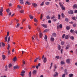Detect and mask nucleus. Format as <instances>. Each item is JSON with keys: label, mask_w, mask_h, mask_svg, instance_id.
Here are the masks:
<instances>
[{"label": "nucleus", "mask_w": 77, "mask_h": 77, "mask_svg": "<svg viewBox=\"0 0 77 77\" xmlns=\"http://www.w3.org/2000/svg\"><path fill=\"white\" fill-rule=\"evenodd\" d=\"M59 4L62 8V10H65V7L63 6V4H62V3L60 2L59 3Z\"/></svg>", "instance_id": "f257e3e1"}, {"label": "nucleus", "mask_w": 77, "mask_h": 77, "mask_svg": "<svg viewBox=\"0 0 77 77\" xmlns=\"http://www.w3.org/2000/svg\"><path fill=\"white\" fill-rule=\"evenodd\" d=\"M3 11V8L2 7L0 10V15H1V16L3 15V13H2Z\"/></svg>", "instance_id": "f03ea898"}, {"label": "nucleus", "mask_w": 77, "mask_h": 77, "mask_svg": "<svg viewBox=\"0 0 77 77\" xmlns=\"http://www.w3.org/2000/svg\"><path fill=\"white\" fill-rule=\"evenodd\" d=\"M58 75V73L57 72H56L55 73H54L53 75L54 77H57Z\"/></svg>", "instance_id": "7ed1b4c3"}, {"label": "nucleus", "mask_w": 77, "mask_h": 77, "mask_svg": "<svg viewBox=\"0 0 77 77\" xmlns=\"http://www.w3.org/2000/svg\"><path fill=\"white\" fill-rule=\"evenodd\" d=\"M74 13V12L73 11H72V10H70L69 11H68V14H73Z\"/></svg>", "instance_id": "20e7f679"}, {"label": "nucleus", "mask_w": 77, "mask_h": 77, "mask_svg": "<svg viewBox=\"0 0 77 77\" xmlns=\"http://www.w3.org/2000/svg\"><path fill=\"white\" fill-rule=\"evenodd\" d=\"M41 26L43 27L44 28H47V26L46 24H42Z\"/></svg>", "instance_id": "39448f33"}, {"label": "nucleus", "mask_w": 77, "mask_h": 77, "mask_svg": "<svg viewBox=\"0 0 77 77\" xmlns=\"http://www.w3.org/2000/svg\"><path fill=\"white\" fill-rule=\"evenodd\" d=\"M70 47V45H67L66 46V50H68L69 49V48Z\"/></svg>", "instance_id": "423d86ee"}, {"label": "nucleus", "mask_w": 77, "mask_h": 77, "mask_svg": "<svg viewBox=\"0 0 77 77\" xmlns=\"http://www.w3.org/2000/svg\"><path fill=\"white\" fill-rule=\"evenodd\" d=\"M51 41H52V42H54V38L53 37H52L51 38Z\"/></svg>", "instance_id": "0eeeda50"}, {"label": "nucleus", "mask_w": 77, "mask_h": 77, "mask_svg": "<svg viewBox=\"0 0 77 77\" xmlns=\"http://www.w3.org/2000/svg\"><path fill=\"white\" fill-rule=\"evenodd\" d=\"M5 42H7V41H8V37H7V35H6V37L5 38Z\"/></svg>", "instance_id": "6e6552de"}, {"label": "nucleus", "mask_w": 77, "mask_h": 77, "mask_svg": "<svg viewBox=\"0 0 77 77\" xmlns=\"http://www.w3.org/2000/svg\"><path fill=\"white\" fill-rule=\"evenodd\" d=\"M46 62H47V58H46V57H45L43 59V62H44V63H45Z\"/></svg>", "instance_id": "1a4fd4ad"}, {"label": "nucleus", "mask_w": 77, "mask_h": 77, "mask_svg": "<svg viewBox=\"0 0 77 77\" xmlns=\"http://www.w3.org/2000/svg\"><path fill=\"white\" fill-rule=\"evenodd\" d=\"M66 62L67 63H69L70 62V59H68L66 60Z\"/></svg>", "instance_id": "9d476101"}, {"label": "nucleus", "mask_w": 77, "mask_h": 77, "mask_svg": "<svg viewBox=\"0 0 77 77\" xmlns=\"http://www.w3.org/2000/svg\"><path fill=\"white\" fill-rule=\"evenodd\" d=\"M32 5L34 7H36V6H37V4L35 3H32Z\"/></svg>", "instance_id": "9b49d317"}, {"label": "nucleus", "mask_w": 77, "mask_h": 77, "mask_svg": "<svg viewBox=\"0 0 77 77\" xmlns=\"http://www.w3.org/2000/svg\"><path fill=\"white\" fill-rule=\"evenodd\" d=\"M36 70H34L32 72L33 74V75H35V74H36Z\"/></svg>", "instance_id": "f8f14e48"}, {"label": "nucleus", "mask_w": 77, "mask_h": 77, "mask_svg": "<svg viewBox=\"0 0 77 77\" xmlns=\"http://www.w3.org/2000/svg\"><path fill=\"white\" fill-rule=\"evenodd\" d=\"M52 36L54 37H56V34L55 32H54L52 34Z\"/></svg>", "instance_id": "ddd939ff"}, {"label": "nucleus", "mask_w": 77, "mask_h": 77, "mask_svg": "<svg viewBox=\"0 0 77 77\" xmlns=\"http://www.w3.org/2000/svg\"><path fill=\"white\" fill-rule=\"evenodd\" d=\"M3 60H5L6 59V56L5 55H3L2 56Z\"/></svg>", "instance_id": "4468645a"}, {"label": "nucleus", "mask_w": 77, "mask_h": 77, "mask_svg": "<svg viewBox=\"0 0 77 77\" xmlns=\"http://www.w3.org/2000/svg\"><path fill=\"white\" fill-rule=\"evenodd\" d=\"M29 17L31 20H32V19H33V16L31 14L29 15Z\"/></svg>", "instance_id": "2eb2a0df"}, {"label": "nucleus", "mask_w": 77, "mask_h": 77, "mask_svg": "<svg viewBox=\"0 0 77 77\" xmlns=\"http://www.w3.org/2000/svg\"><path fill=\"white\" fill-rule=\"evenodd\" d=\"M26 5H30V3L28 1H27L25 3Z\"/></svg>", "instance_id": "dca6fc26"}, {"label": "nucleus", "mask_w": 77, "mask_h": 77, "mask_svg": "<svg viewBox=\"0 0 77 77\" xmlns=\"http://www.w3.org/2000/svg\"><path fill=\"white\" fill-rule=\"evenodd\" d=\"M14 69H18L19 67H18V66H14Z\"/></svg>", "instance_id": "f3484780"}, {"label": "nucleus", "mask_w": 77, "mask_h": 77, "mask_svg": "<svg viewBox=\"0 0 77 77\" xmlns=\"http://www.w3.org/2000/svg\"><path fill=\"white\" fill-rule=\"evenodd\" d=\"M64 38L66 39H68V35H66V36L65 35Z\"/></svg>", "instance_id": "a211bd4d"}, {"label": "nucleus", "mask_w": 77, "mask_h": 77, "mask_svg": "<svg viewBox=\"0 0 77 77\" xmlns=\"http://www.w3.org/2000/svg\"><path fill=\"white\" fill-rule=\"evenodd\" d=\"M13 61L14 62L17 61V57H15L14 58Z\"/></svg>", "instance_id": "6ab92c4d"}, {"label": "nucleus", "mask_w": 77, "mask_h": 77, "mask_svg": "<svg viewBox=\"0 0 77 77\" xmlns=\"http://www.w3.org/2000/svg\"><path fill=\"white\" fill-rule=\"evenodd\" d=\"M31 75H32V73L31 71H30L29 74V77H31Z\"/></svg>", "instance_id": "aec40b11"}, {"label": "nucleus", "mask_w": 77, "mask_h": 77, "mask_svg": "<svg viewBox=\"0 0 77 77\" xmlns=\"http://www.w3.org/2000/svg\"><path fill=\"white\" fill-rule=\"evenodd\" d=\"M61 49V46H60V45H58V50H60Z\"/></svg>", "instance_id": "412c9836"}, {"label": "nucleus", "mask_w": 77, "mask_h": 77, "mask_svg": "<svg viewBox=\"0 0 77 77\" xmlns=\"http://www.w3.org/2000/svg\"><path fill=\"white\" fill-rule=\"evenodd\" d=\"M17 8L19 9H21L22 8V7L20 6V5L17 6Z\"/></svg>", "instance_id": "4be33fe9"}, {"label": "nucleus", "mask_w": 77, "mask_h": 77, "mask_svg": "<svg viewBox=\"0 0 77 77\" xmlns=\"http://www.w3.org/2000/svg\"><path fill=\"white\" fill-rule=\"evenodd\" d=\"M20 4H24V2H23V0H20Z\"/></svg>", "instance_id": "5701e85b"}, {"label": "nucleus", "mask_w": 77, "mask_h": 77, "mask_svg": "<svg viewBox=\"0 0 77 77\" xmlns=\"http://www.w3.org/2000/svg\"><path fill=\"white\" fill-rule=\"evenodd\" d=\"M39 35L40 36V37L41 38L42 36V33L41 32L39 34Z\"/></svg>", "instance_id": "b1692460"}, {"label": "nucleus", "mask_w": 77, "mask_h": 77, "mask_svg": "<svg viewBox=\"0 0 77 77\" xmlns=\"http://www.w3.org/2000/svg\"><path fill=\"white\" fill-rule=\"evenodd\" d=\"M69 77H72L73 76V74H69Z\"/></svg>", "instance_id": "393cba45"}, {"label": "nucleus", "mask_w": 77, "mask_h": 77, "mask_svg": "<svg viewBox=\"0 0 77 77\" xmlns=\"http://www.w3.org/2000/svg\"><path fill=\"white\" fill-rule=\"evenodd\" d=\"M65 63V62L63 61H61L60 62V64L61 65H63Z\"/></svg>", "instance_id": "a878e982"}, {"label": "nucleus", "mask_w": 77, "mask_h": 77, "mask_svg": "<svg viewBox=\"0 0 77 77\" xmlns=\"http://www.w3.org/2000/svg\"><path fill=\"white\" fill-rule=\"evenodd\" d=\"M34 21L35 23H37L38 22V20H37V19H36V18H35L34 19Z\"/></svg>", "instance_id": "bb28decb"}, {"label": "nucleus", "mask_w": 77, "mask_h": 77, "mask_svg": "<svg viewBox=\"0 0 77 77\" xmlns=\"http://www.w3.org/2000/svg\"><path fill=\"white\" fill-rule=\"evenodd\" d=\"M46 18L47 20H49L50 18V17H49V16L48 15L46 16Z\"/></svg>", "instance_id": "cd10ccee"}, {"label": "nucleus", "mask_w": 77, "mask_h": 77, "mask_svg": "<svg viewBox=\"0 0 77 77\" xmlns=\"http://www.w3.org/2000/svg\"><path fill=\"white\" fill-rule=\"evenodd\" d=\"M6 11L8 13H9V12L10 11V10H9V8H8L6 10Z\"/></svg>", "instance_id": "c85d7f7f"}, {"label": "nucleus", "mask_w": 77, "mask_h": 77, "mask_svg": "<svg viewBox=\"0 0 77 77\" xmlns=\"http://www.w3.org/2000/svg\"><path fill=\"white\" fill-rule=\"evenodd\" d=\"M48 31H49V29H45V30L44 31V32H48Z\"/></svg>", "instance_id": "c756f323"}, {"label": "nucleus", "mask_w": 77, "mask_h": 77, "mask_svg": "<svg viewBox=\"0 0 77 77\" xmlns=\"http://www.w3.org/2000/svg\"><path fill=\"white\" fill-rule=\"evenodd\" d=\"M2 47H5V43L2 42Z\"/></svg>", "instance_id": "7c9ffc66"}, {"label": "nucleus", "mask_w": 77, "mask_h": 77, "mask_svg": "<svg viewBox=\"0 0 77 77\" xmlns=\"http://www.w3.org/2000/svg\"><path fill=\"white\" fill-rule=\"evenodd\" d=\"M10 36H9L8 38V42H9V41H10Z\"/></svg>", "instance_id": "2f4dec72"}, {"label": "nucleus", "mask_w": 77, "mask_h": 77, "mask_svg": "<svg viewBox=\"0 0 77 77\" xmlns=\"http://www.w3.org/2000/svg\"><path fill=\"white\" fill-rule=\"evenodd\" d=\"M70 29V27L69 26H67L66 27V29L67 30H69Z\"/></svg>", "instance_id": "473e14b6"}, {"label": "nucleus", "mask_w": 77, "mask_h": 77, "mask_svg": "<svg viewBox=\"0 0 77 77\" xmlns=\"http://www.w3.org/2000/svg\"><path fill=\"white\" fill-rule=\"evenodd\" d=\"M74 30H72L71 29L70 30V33H72L73 32H74Z\"/></svg>", "instance_id": "72a5a7b5"}, {"label": "nucleus", "mask_w": 77, "mask_h": 77, "mask_svg": "<svg viewBox=\"0 0 77 77\" xmlns=\"http://www.w3.org/2000/svg\"><path fill=\"white\" fill-rule=\"evenodd\" d=\"M70 39L72 40H74V37H73V36H72L70 37Z\"/></svg>", "instance_id": "f704fd0d"}, {"label": "nucleus", "mask_w": 77, "mask_h": 77, "mask_svg": "<svg viewBox=\"0 0 77 77\" xmlns=\"http://www.w3.org/2000/svg\"><path fill=\"white\" fill-rule=\"evenodd\" d=\"M8 47L7 48V49H8V50H9V48H10V45L8 44Z\"/></svg>", "instance_id": "c9c22d12"}, {"label": "nucleus", "mask_w": 77, "mask_h": 77, "mask_svg": "<svg viewBox=\"0 0 77 77\" xmlns=\"http://www.w3.org/2000/svg\"><path fill=\"white\" fill-rule=\"evenodd\" d=\"M5 71H7L8 70V66L7 65H6L5 66Z\"/></svg>", "instance_id": "e433bc0d"}, {"label": "nucleus", "mask_w": 77, "mask_h": 77, "mask_svg": "<svg viewBox=\"0 0 77 77\" xmlns=\"http://www.w3.org/2000/svg\"><path fill=\"white\" fill-rule=\"evenodd\" d=\"M20 26V24H19V23H18L17 24V26H16V28H18V26Z\"/></svg>", "instance_id": "4c0bfd02"}, {"label": "nucleus", "mask_w": 77, "mask_h": 77, "mask_svg": "<svg viewBox=\"0 0 77 77\" xmlns=\"http://www.w3.org/2000/svg\"><path fill=\"white\" fill-rule=\"evenodd\" d=\"M58 19H59V20H60V14L58 15Z\"/></svg>", "instance_id": "58836bf2"}, {"label": "nucleus", "mask_w": 77, "mask_h": 77, "mask_svg": "<svg viewBox=\"0 0 77 77\" xmlns=\"http://www.w3.org/2000/svg\"><path fill=\"white\" fill-rule=\"evenodd\" d=\"M52 66H53V63H51V66L50 67V69H51V67H52Z\"/></svg>", "instance_id": "ea45409f"}, {"label": "nucleus", "mask_w": 77, "mask_h": 77, "mask_svg": "<svg viewBox=\"0 0 77 77\" xmlns=\"http://www.w3.org/2000/svg\"><path fill=\"white\" fill-rule=\"evenodd\" d=\"M65 21H66V22H68V21L69 20L68 18H65Z\"/></svg>", "instance_id": "a19ab883"}, {"label": "nucleus", "mask_w": 77, "mask_h": 77, "mask_svg": "<svg viewBox=\"0 0 77 77\" xmlns=\"http://www.w3.org/2000/svg\"><path fill=\"white\" fill-rule=\"evenodd\" d=\"M12 64H9V67L10 68V67H12Z\"/></svg>", "instance_id": "79ce46f5"}, {"label": "nucleus", "mask_w": 77, "mask_h": 77, "mask_svg": "<svg viewBox=\"0 0 77 77\" xmlns=\"http://www.w3.org/2000/svg\"><path fill=\"white\" fill-rule=\"evenodd\" d=\"M76 25H77V24H76V23H74L73 25V27H75L76 26Z\"/></svg>", "instance_id": "37998d69"}, {"label": "nucleus", "mask_w": 77, "mask_h": 77, "mask_svg": "<svg viewBox=\"0 0 77 77\" xmlns=\"http://www.w3.org/2000/svg\"><path fill=\"white\" fill-rule=\"evenodd\" d=\"M38 60V57L36 58L34 60V62H36Z\"/></svg>", "instance_id": "c03bdc74"}, {"label": "nucleus", "mask_w": 77, "mask_h": 77, "mask_svg": "<svg viewBox=\"0 0 77 77\" xmlns=\"http://www.w3.org/2000/svg\"><path fill=\"white\" fill-rule=\"evenodd\" d=\"M73 8H77V5L75 4L73 5Z\"/></svg>", "instance_id": "a18cd8bd"}, {"label": "nucleus", "mask_w": 77, "mask_h": 77, "mask_svg": "<svg viewBox=\"0 0 77 77\" xmlns=\"http://www.w3.org/2000/svg\"><path fill=\"white\" fill-rule=\"evenodd\" d=\"M50 3V2H47L45 3L46 5H49V4Z\"/></svg>", "instance_id": "49530a36"}, {"label": "nucleus", "mask_w": 77, "mask_h": 77, "mask_svg": "<svg viewBox=\"0 0 77 77\" xmlns=\"http://www.w3.org/2000/svg\"><path fill=\"white\" fill-rule=\"evenodd\" d=\"M44 38L45 39H47V36L46 35H45V36Z\"/></svg>", "instance_id": "de8ad7c7"}, {"label": "nucleus", "mask_w": 77, "mask_h": 77, "mask_svg": "<svg viewBox=\"0 0 77 77\" xmlns=\"http://www.w3.org/2000/svg\"><path fill=\"white\" fill-rule=\"evenodd\" d=\"M55 58H57V59H59V57L58 56H57L55 57Z\"/></svg>", "instance_id": "09e8293b"}, {"label": "nucleus", "mask_w": 77, "mask_h": 77, "mask_svg": "<svg viewBox=\"0 0 77 77\" xmlns=\"http://www.w3.org/2000/svg\"><path fill=\"white\" fill-rule=\"evenodd\" d=\"M64 36H65V34H63V35L62 36V38L63 39L64 38Z\"/></svg>", "instance_id": "8fccbe9b"}, {"label": "nucleus", "mask_w": 77, "mask_h": 77, "mask_svg": "<svg viewBox=\"0 0 77 77\" xmlns=\"http://www.w3.org/2000/svg\"><path fill=\"white\" fill-rule=\"evenodd\" d=\"M55 18V16H53L52 17H51V19H54Z\"/></svg>", "instance_id": "3c124183"}, {"label": "nucleus", "mask_w": 77, "mask_h": 77, "mask_svg": "<svg viewBox=\"0 0 77 77\" xmlns=\"http://www.w3.org/2000/svg\"><path fill=\"white\" fill-rule=\"evenodd\" d=\"M61 16L62 18H64V14H63L62 13L61 14Z\"/></svg>", "instance_id": "603ef678"}, {"label": "nucleus", "mask_w": 77, "mask_h": 77, "mask_svg": "<svg viewBox=\"0 0 77 77\" xmlns=\"http://www.w3.org/2000/svg\"><path fill=\"white\" fill-rule=\"evenodd\" d=\"M21 73L22 74H24V73H25V71H24V70H23L21 72Z\"/></svg>", "instance_id": "864d4df0"}, {"label": "nucleus", "mask_w": 77, "mask_h": 77, "mask_svg": "<svg viewBox=\"0 0 77 77\" xmlns=\"http://www.w3.org/2000/svg\"><path fill=\"white\" fill-rule=\"evenodd\" d=\"M72 19L73 20H75V17H73L72 18Z\"/></svg>", "instance_id": "5fc2aeb1"}, {"label": "nucleus", "mask_w": 77, "mask_h": 77, "mask_svg": "<svg viewBox=\"0 0 77 77\" xmlns=\"http://www.w3.org/2000/svg\"><path fill=\"white\" fill-rule=\"evenodd\" d=\"M59 27L60 28H62V24H60L59 25Z\"/></svg>", "instance_id": "6e6d98bb"}, {"label": "nucleus", "mask_w": 77, "mask_h": 77, "mask_svg": "<svg viewBox=\"0 0 77 77\" xmlns=\"http://www.w3.org/2000/svg\"><path fill=\"white\" fill-rule=\"evenodd\" d=\"M61 44L62 45H63V44H64V42H61Z\"/></svg>", "instance_id": "4d7b16f0"}, {"label": "nucleus", "mask_w": 77, "mask_h": 77, "mask_svg": "<svg viewBox=\"0 0 77 77\" xmlns=\"http://www.w3.org/2000/svg\"><path fill=\"white\" fill-rule=\"evenodd\" d=\"M28 27L29 28V29H31V27L30 26V25H28Z\"/></svg>", "instance_id": "13d9d810"}, {"label": "nucleus", "mask_w": 77, "mask_h": 77, "mask_svg": "<svg viewBox=\"0 0 77 77\" xmlns=\"http://www.w3.org/2000/svg\"><path fill=\"white\" fill-rule=\"evenodd\" d=\"M42 14L41 15L40 19L41 20H42Z\"/></svg>", "instance_id": "bf43d9fd"}, {"label": "nucleus", "mask_w": 77, "mask_h": 77, "mask_svg": "<svg viewBox=\"0 0 77 77\" xmlns=\"http://www.w3.org/2000/svg\"><path fill=\"white\" fill-rule=\"evenodd\" d=\"M41 6H43L44 5V2H42V3L40 4Z\"/></svg>", "instance_id": "052dcab7"}, {"label": "nucleus", "mask_w": 77, "mask_h": 77, "mask_svg": "<svg viewBox=\"0 0 77 77\" xmlns=\"http://www.w3.org/2000/svg\"><path fill=\"white\" fill-rule=\"evenodd\" d=\"M65 75L66 74H64L62 75V77H65Z\"/></svg>", "instance_id": "680f3d73"}, {"label": "nucleus", "mask_w": 77, "mask_h": 77, "mask_svg": "<svg viewBox=\"0 0 77 77\" xmlns=\"http://www.w3.org/2000/svg\"><path fill=\"white\" fill-rule=\"evenodd\" d=\"M64 72L66 74H67V72H66V69H65L64 70Z\"/></svg>", "instance_id": "e2e57ef3"}, {"label": "nucleus", "mask_w": 77, "mask_h": 77, "mask_svg": "<svg viewBox=\"0 0 77 77\" xmlns=\"http://www.w3.org/2000/svg\"><path fill=\"white\" fill-rule=\"evenodd\" d=\"M20 12L21 13H23L24 12V11L23 10H21L20 11Z\"/></svg>", "instance_id": "0e129e2a"}, {"label": "nucleus", "mask_w": 77, "mask_h": 77, "mask_svg": "<svg viewBox=\"0 0 77 77\" xmlns=\"http://www.w3.org/2000/svg\"><path fill=\"white\" fill-rule=\"evenodd\" d=\"M63 51V49H61L60 51H61V54H62L63 53L62 51Z\"/></svg>", "instance_id": "69168bd1"}, {"label": "nucleus", "mask_w": 77, "mask_h": 77, "mask_svg": "<svg viewBox=\"0 0 77 77\" xmlns=\"http://www.w3.org/2000/svg\"><path fill=\"white\" fill-rule=\"evenodd\" d=\"M48 23H51V20H49L48 21Z\"/></svg>", "instance_id": "338daca9"}, {"label": "nucleus", "mask_w": 77, "mask_h": 77, "mask_svg": "<svg viewBox=\"0 0 77 77\" xmlns=\"http://www.w3.org/2000/svg\"><path fill=\"white\" fill-rule=\"evenodd\" d=\"M74 32L76 34H77V30H75V31H74Z\"/></svg>", "instance_id": "774afa93"}]
</instances>
